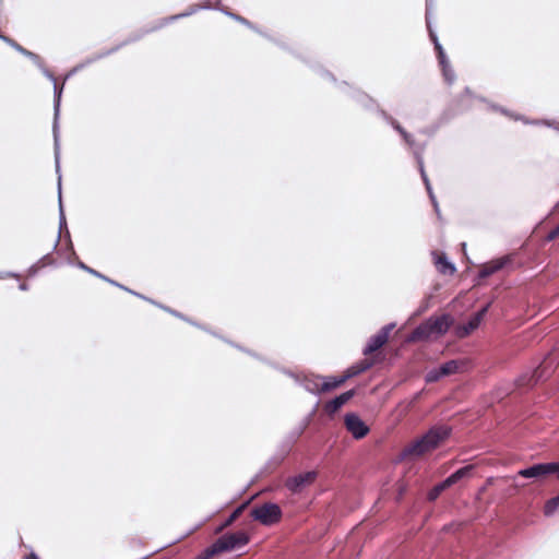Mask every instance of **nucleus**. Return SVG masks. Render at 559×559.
<instances>
[{
  "instance_id": "58",
  "label": "nucleus",
  "mask_w": 559,
  "mask_h": 559,
  "mask_svg": "<svg viewBox=\"0 0 559 559\" xmlns=\"http://www.w3.org/2000/svg\"><path fill=\"white\" fill-rule=\"evenodd\" d=\"M278 371H280V372H282V373H284V374H286L287 377H294V376H293V371H292L290 369L285 368V367H282V366H281V367L278 368Z\"/></svg>"
},
{
  "instance_id": "53",
  "label": "nucleus",
  "mask_w": 559,
  "mask_h": 559,
  "mask_svg": "<svg viewBox=\"0 0 559 559\" xmlns=\"http://www.w3.org/2000/svg\"><path fill=\"white\" fill-rule=\"evenodd\" d=\"M554 467L550 471V475H556V477L559 479V461L550 462Z\"/></svg>"
},
{
  "instance_id": "57",
  "label": "nucleus",
  "mask_w": 559,
  "mask_h": 559,
  "mask_svg": "<svg viewBox=\"0 0 559 559\" xmlns=\"http://www.w3.org/2000/svg\"><path fill=\"white\" fill-rule=\"evenodd\" d=\"M278 371H280V372H282V373H284V374H286L287 377H294V376H293V371H292L290 369L285 368V367H282V366H281V367L278 368Z\"/></svg>"
},
{
  "instance_id": "60",
  "label": "nucleus",
  "mask_w": 559,
  "mask_h": 559,
  "mask_svg": "<svg viewBox=\"0 0 559 559\" xmlns=\"http://www.w3.org/2000/svg\"><path fill=\"white\" fill-rule=\"evenodd\" d=\"M263 362L269 365V366H271L272 368H274L276 370H278V368L281 367L280 365H277V364H275V362H273L271 360H267L266 358H265V361H263Z\"/></svg>"
},
{
  "instance_id": "5",
  "label": "nucleus",
  "mask_w": 559,
  "mask_h": 559,
  "mask_svg": "<svg viewBox=\"0 0 559 559\" xmlns=\"http://www.w3.org/2000/svg\"><path fill=\"white\" fill-rule=\"evenodd\" d=\"M53 84V122H52V136H53V155H55V166L56 173L60 170V132H59V116H60V106H61V97L64 86V81L61 85L57 83V79L51 81Z\"/></svg>"
},
{
  "instance_id": "39",
  "label": "nucleus",
  "mask_w": 559,
  "mask_h": 559,
  "mask_svg": "<svg viewBox=\"0 0 559 559\" xmlns=\"http://www.w3.org/2000/svg\"><path fill=\"white\" fill-rule=\"evenodd\" d=\"M403 141L405 142V144L413 151V156L415 157V151L416 148L418 147H423V153L425 152V148H426V143L424 144H418L413 134H411L409 132H406L403 136H402Z\"/></svg>"
},
{
  "instance_id": "12",
  "label": "nucleus",
  "mask_w": 559,
  "mask_h": 559,
  "mask_svg": "<svg viewBox=\"0 0 559 559\" xmlns=\"http://www.w3.org/2000/svg\"><path fill=\"white\" fill-rule=\"evenodd\" d=\"M554 465L550 462L536 463L518 472V475L524 478H543L550 475Z\"/></svg>"
},
{
  "instance_id": "63",
  "label": "nucleus",
  "mask_w": 559,
  "mask_h": 559,
  "mask_svg": "<svg viewBox=\"0 0 559 559\" xmlns=\"http://www.w3.org/2000/svg\"><path fill=\"white\" fill-rule=\"evenodd\" d=\"M19 289L22 290V292H27L29 289V286L26 283H21L19 285Z\"/></svg>"
},
{
  "instance_id": "55",
  "label": "nucleus",
  "mask_w": 559,
  "mask_h": 559,
  "mask_svg": "<svg viewBox=\"0 0 559 559\" xmlns=\"http://www.w3.org/2000/svg\"><path fill=\"white\" fill-rule=\"evenodd\" d=\"M94 62H96V60H94V55H92V56L85 58L83 61H81L80 64H84V69H85L87 66H90Z\"/></svg>"
},
{
  "instance_id": "64",
  "label": "nucleus",
  "mask_w": 559,
  "mask_h": 559,
  "mask_svg": "<svg viewBox=\"0 0 559 559\" xmlns=\"http://www.w3.org/2000/svg\"><path fill=\"white\" fill-rule=\"evenodd\" d=\"M429 199H430V201H431L432 205H435V204H437V203H438V201H437L436 195H435V193H433V192H430V194H429Z\"/></svg>"
},
{
  "instance_id": "9",
  "label": "nucleus",
  "mask_w": 559,
  "mask_h": 559,
  "mask_svg": "<svg viewBox=\"0 0 559 559\" xmlns=\"http://www.w3.org/2000/svg\"><path fill=\"white\" fill-rule=\"evenodd\" d=\"M344 425L346 430L357 440L362 439L370 431L368 425L356 413H347L344 417Z\"/></svg>"
},
{
  "instance_id": "50",
  "label": "nucleus",
  "mask_w": 559,
  "mask_h": 559,
  "mask_svg": "<svg viewBox=\"0 0 559 559\" xmlns=\"http://www.w3.org/2000/svg\"><path fill=\"white\" fill-rule=\"evenodd\" d=\"M426 23H427V28H428V32H429V37H430L431 41L433 43V45H436V40H439L438 36L433 32V29L431 28V24H430L429 19L426 20Z\"/></svg>"
},
{
  "instance_id": "42",
  "label": "nucleus",
  "mask_w": 559,
  "mask_h": 559,
  "mask_svg": "<svg viewBox=\"0 0 559 559\" xmlns=\"http://www.w3.org/2000/svg\"><path fill=\"white\" fill-rule=\"evenodd\" d=\"M224 341L227 342L228 344H230L231 346L236 347L237 349H239V350L250 355L251 357H253V358H255V359H258L260 361H265V358L262 357L261 355H259L258 353H255V352H253L251 349L245 348V347H242V346H240L238 344H234L233 342H229L227 340H224Z\"/></svg>"
},
{
  "instance_id": "22",
  "label": "nucleus",
  "mask_w": 559,
  "mask_h": 559,
  "mask_svg": "<svg viewBox=\"0 0 559 559\" xmlns=\"http://www.w3.org/2000/svg\"><path fill=\"white\" fill-rule=\"evenodd\" d=\"M475 469L474 464H467L463 467H460L455 472H453L451 475H449L447 478L450 481L451 486L455 485L456 483L469 478L473 475V472Z\"/></svg>"
},
{
  "instance_id": "43",
  "label": "nucleus",
  "mask_w": 559,
  "mask_h": 559,
  "mask_svg": "<svg viewBox=\"0 0 559 559\" xmlns=\"http://www.w3.org/2000/svg\"><path fill=\"white\" fill-rule=\"evenodd\" d=\"M0 39L3 40L5 44H8L10 47H12L15 51H17L19 53L21 52V50L23 49V46H21L19 43H16L14 39H12L11 37H8L3 34L0 33Z\"/></svg>"
},
{
  "instance_id": "25",
  "label": "nucleus",
  "mask_w": 559,
  "mask_h": 559,
  "mask_svg": "<svg viewBox=\"0 0 559 559\" xmlns=\"http://www.w3.org/2000/svg\"><path fill=\"white\" fill-rule=\"evenodd\" d=\"M154 32H155V29H154L153 25L151 24L148 26L142 27L140 29H136V31L130 33L126 37V39H123L119 45H122V47H124L127 45L136 43L140 39H142L145 35L154 33Z\"/></svg>"
},
{
  "instance_id": "14",
  "label": "nucleus",
  "mask_w": 559,
  "mask_h": 559,
  "mask_svg": "<svg viewBox=\"0 0 559 559\" xmlns=\"http://www.w3.org/2000/svg\"><path fill=\"white\" fill-rule=\"evenodd\" d=\"M509 262H510V259L508 257H503V258L493 260L491 262H488V263L481 265L477 277L479 280H485V278L493 275L495 273L499 272L500 270H502Z\"/></svg>"
},
{
  "instance_id": "61",
  "label": "nucleus",
  "mask_w": 559,
  "mask_h": 559,
  "mask_svg": "<svg viewBox=\"0 0 559 559\" xmlns=\"http://www.w3.org/2000/svg\"><path fill=\"white\" fill-rule=\"evenodd\" d=\"M433 46H435V50L437 53L444 50L439 40H436V45H433Z\"/></svg>"
},
{
  "instance_id": "56",
  "label": "nucleus",
  "mask_w": 559,
  "mask_h": 559,
  "mask_svg": "<svg viewBox=\"0 0 559 559\" xmlns=\"http://www.w3.org/2000/svg\"><path fill=\"white\" fill-rule=\"evenodd\" d=\"M4 277H15V278H19L20 274L14 273V272H0V278H4Z\"/></svg>"
},
{
  "instance_id": "7",
  "label": "nucleus",
  "mask_w": 559,
  "mask_h": 559,
  "mask_svg": "<svg viewBox=\"0 0 559 559\" xmlns=\"http://www.w3.org/2000/svg\"><path fill=\"white\" fill-rule=\"evenodd\" d=\"M250 542V536L243 531L226 533L216 539L221 552L242 548Z\"/></svg>"
},
{
  "instance_id": "30",
  "label": "nucleus",
  "mask_w": 559,
  "mask_h": 559,
  "mask_svg": "<svg viewBox=\"0 0 559 559\" xmlns=\"http://www.w3.org/2000/svg\"><path fill=\"white\" fill-rule=\"evenodd\" d=\"M452 487L448 478H444L442 481L435 485L427 493V499L429 501H435L439 498V496L447 490L448 488Z\"/></svg>"
},
{
  "instance_id": "33",
  "label": "nucleus",
  "mask_w": 559,
  "mask_h": 559,
  "mask_svg": "<svg viewBox=\"0 0 559 559\" xmlns=\"http://www.w3.org/2000/svg\"><path fill=\"white\" fill-rule=\"evenodd\" d=\"M415 160L417 163V166H418V169H419L420 177H421L423 181L424 182L429 181V178H428V176L426 174L425 166H424L423 147L416 148V151H415Z\"/></svg>"
},
{
  "instance_id": "47",
  "label": "nucleus",
  "mask_w": 559,
  "mask_h": 559,
  "mask_svg": "<svg viewBox=\"0 0 559 559\" xmlns=\"http://www.w3.org/2000/svg\"><path fill=\"white\" fill-rule=\"evenodd\" d=\"M84 69V64L78 63L74 66L64 76V82L68 81L72 75Z\"/></svg>"
},
{
  "instance_id": "10",
  "label": "nucleus",
  "mask_w": 559,
  "mask_h": 559,
  "mask_svg": "<svg viewBox=\"0 0 559 559\" xmlns=\"http://www.w3.org/2000/svg\"><path fill=\"white\" fill-rule=\"evenodd\" d=\"M318 477V473L316 471H308L306 473H300L294 476L288 477L285 480V487L293 493L300 492L306 486L312 484Z\"/></svg>"
},
{
  "instance_id": "11",
  "label": "nucleus",
  "mask_w": 559,
  "mask_h": 559,
  "mask_svg": "<svg viewBox=\"0 0 559 559\" xmlns=\"http://www.w3.org/2000/svg\"><path fill=\"white\" fill-rule=\"evenodd\" d=\"M355 395H356V390L355 389H350V390H347V391H345V392L334 396L333 399H331L330 401H328L324 404V406H323L324 413L330 415V416L334 415L348 401H350Z\"/></svg>"
},
{
  "instance_id": "40",
  "label": "nucleus",
  "mask_w": 559,
  "mask_h": 559,
  "mask_svg": "<svg viewBox=\"0 0 559 559\" xmlns=\"http://www.w3.org/2000/svg\"><path fill=\"white\" fill-rule=\"evenodd\" d=\"M440 67H441V70H442V75H443L444 81L449 85H452L455 82L456 75H455V72L452 69L450 62L445 63V64H441Z\"/></svg>"
},
{
  "instance_id": "4",
  "label": "nucleus",
  "mask_w": 559,
  "mask_h": 559,
  "mask_svg": "<svg viewBox=\"0 0 559 559\" xmlns=\"http://www.w3.org/2000/svg\"><path fill=\"white\" fill-rule=\"evenodd\" d=\"M320 75L323 79L330 80L334 83L335 87L361 106L364 109L368 111H374L378 115V109H382L377 100L368 95L366 92L349 85L346 81H337L336 78L328 70H320Z\"/></svg>"
},
{
  "instance_id": "6",
  "label": "nucleus",
  "mask_w": 559,
  "mask_h": 559,
  "mask_svg": "<svg viewBox=\"0 0 559 559\" xmlns=\"http://www.w3.org/2000/svg\"><path fill=\"white\" fill-rule=\"evenodd\" d=\"M250 516L264 526H271L282 520L283 512L275 502H264L254 506L250 511Z\"/></svg>"
},
{
  "instance_id": "38",
  "label": "nucleus",
  "mask_w": 559,
  "mask_h": 559,
  "mask_svg": "<svg viewBox=\"0 0 559 559\" xmlns=\"http://www.w3.org/2000/svg\"><path fill=\"white\" fill-rule=\"evenodd\" d=\"M465 96H472V91L469 90V87H465L464 93L457 99L455 114H462L471 108V104L464 103Z\"/></svg>"
},
{
  "instance_id": "35",
  "label": "nucleus",
  "mask_w": 559,
  "mask_h": 559,
  "mask_svg": "<svg viewBox=\"0 0 559 559\" xmlns=\"http://www.w3.org/2000/svg\"><path fill=\"white\" fill-rule=\"evenodd\" d=\"M160 309H163L164 311L170 313L171 316L182 320V321H186L188 322L189 324L193 325V326H197V328H201V324L193 321L192 319L188 318L187 316H185L183 313L175 310V309H171L167 306H159Z\"/></svg>"
},
{
  "instance_id": "54",
  "label": "nucleus",
  "mask_w": 559,
  "mask_h": 559,
  "mask_svg": "<svg viewBox=\"0 0 559 559\" xmlns=\"http://www.w3.org/2000/svg\"><path fill=\"white\" fill-rule=\"evenodd\" d=\"M293 376L294 377H290V378L295 381L296 384L301 386L302 385V374H299V373H296L293 371Z\"/></svg>"
},
{
  "instance_id": "34",
  "label": "nucleus",
  "mask_w": 559,
  "mask_h": 559,
  "mask_svg": "<svg viewBox=\"0 0 559 559\" xmlns=\"http://www.w3.org/2000/svg\"><path fill=\"white\" fill-rule=\"evenodd\" d=\"M222 554L216 540L209 547H206L201 554H199L194 559H211L214 556Z\"/></svg>"
},
{
  "instance_id": "51",
  "label": "nucleus",
  "mask_w": 559,
  "mask_h": 559,
  "mask_svg": "<svg viewBox=\"0 0 559 559\" xmlns=\"http://www.w3.org/2000/svg\"><path fill=\"white\" fill-rule=\"evenodd\" d=\"M40 269H41V267H40V266H39V264L36 262V263H34L33 265H31V266L28 267V270H27V275H28L29 277H33V276H35V275L38 273V271H39Z\"/></svg>"
},
{
  "instance_id": "17",
  "label": "nucleus",
  "mask_w": 559,
  "mask_h": 559,
  "mask_svg": "<svg viewBox=\"0 0 559 559\" xmlns=\"http://www.w3.org/2000/svg\"><path fill=\"white\" fill-rule=\"evenodd\" d=\"M454 115L455 114H451L445 110L433 123L424 127L419 132L427 136H433L442 126L447 124L452 119Z\"/></svg>"
},
{
  "instance_id": "26",
  "label": "nucleus",
  "mask_w": 559,
  "mask_h": 559,
  "mask_svg": "<svg viewBox=\"0 0 559 559\" xmlns=\"http://www.w3.org/2000/svg\"><path fill=\"white\" fill-rule=\"evenodd\" d=\"M373 366L372 361L368 360H361L357 364L352 365L349 368H347L344 372V376L347 380L369 370Z\"/></svg>"
},
{
  "instance_id": "45",
  "label": "nucleus",
  "mask_w": 559,
  "mask_h": 559,
  "mask_svg": "<svg viewBox=\"0 0 559 559\" xmlns=\"http://www.w3.org/2000/svg\"><path fill=\"white\" fill-rule=\"evenodd\" d=\"M492 301L487 302L477 312L474 313L475 317H479V321L481 322L485 316L488 313Z\"/></svg>"
},
{
  "instance_id": "3",
  "label": "nucleus",
  "mask_w": 559,
  "mask_h": 559,
  "mask_svg": "<svg viewBox=\"0 0 559 559\" xmlns=\"http://www.w3.org/2000/svg\"><path fill=\"white\" fill-rule=\"evenodd\" d=\"M559 366V352L549 353L531 373H524L516 380L519 389H531L537 383L547 380Z\"/></svg>"
},
{
  "instance_id": "31",
  "label": "nucleus",
  "mask_w": 559,
  "mask_h": 559,
  "mask_svg": "<svg viewBox=\"0 0 559 559\" xmlns=\"http://www.w3.org/2000/svg\"><path fill=\"white\" fill-rule=\"evenodd\" d=\"M462 362L455 359L445 361L439 366L440 374L443 377L456 373L462 367Z\"/></svg>"
},
{
  "instance_id": "23",
  "label": "nucleus",
  "mask_w": 559,
  "mask_h": 559,
  "mask_svg": "<svg viewBox=\"0 0 559 559\" xmlns=\"http://www.w3.org/2000/svg\"><path fill=\"white\" fill-rule=\"evenodd\" d=\"M217 10H219L222 13H224L225 15L231 17L233 20L239 22L240 24L247 26L248 28L263 35L264 37H266L267 39L270 40H273L269 35L262 33L253 23H251L248 19L239 15V14H236L231 11H229L228 9L226 8H218Z\"/></svg>"
},
{
  "instance_id": "24",
  "label": "nucleus",
  "mask_w": 559,
  "mask_h": 559,
  "mask_svg": "<svg viewBox=\"0 0 559 559\" xmlns=\"http://www.w3.org/2000/svg\"><path fill=\"white\" fill-rule=\"evenodd\" d=\"M249 504V501H246L243 503H241L240 506H238L229 515L228 518L225 519V521L215 530V533H221L223 532L225 528L229 527L230 525H233V523L243 513V511L246 510V508L248 507Z\"/></svg>"
},
{
  "instance_id": "37",
  "label": "nucleus",
  "mask_w": 559,
  "mask_h": 559,
  "mask_svg": "<svg viewBox=\"0 0 559 559\" xmlns=\"http://www.w3.org/2000/svg\"><path fill=\"white\" fill-rule=\"evenodd\" d=\"M181 19H182V15L180 13H178V14H174V15H170L167 17H163V19L154 22L152 25H153L155 32H157L160 28L165 27L166 25H168L173 22H176L178 20H181Z\"/></svg>"
},
{
  "instance_id": "21",
  "label": "nucleus",
  "mask_w": 559,
  "mask_h": 559,
  "mask_svg": "<svg viewBox=\"0 0 559 559\" xmlns=\"http://www.w3.org/2000/svg\"><path fill=\"white\" fill-rule=\"evenodd\" d=\"M319 380H321V376L319 374H313V373H310V374H302V388L311 393V394H314V395H321V391H320V384H319Z\"/></svg>"
},
{
  "instance_id": "52",
  "label": "nucleus",
  "mask_w": 559,
  "mask_h": 559,
  "mask_svg": "<svg viewBox=\"0 0 559 559\" xmlns=\"http://www.w3.org/2000/svg\"><path fill=\"white\" fill-rule=\"evenodd\" d=\"M437 58H438V61H439V64H440V66H441V64H445V63H449V62H450V61H449V59H448V57H447V55H445V51H444V50H442V51L438 52V53H437Z\"/></svg>"
},
{
  "instance_id": "48",
  "label": "nucleus",
  "mask_w": 559,
  "mask_h": 559,
  "mask_svg": "<svg viewBox=\"0 0 559 559\" xmlns=\"http://www.w3.org/2000/svg\"><path fill=\"white\" fill-rule=\"evenodd\" d=\"M559 236V224L554 228L551 229L547 236H546V241H552L555 240L557 237Z\"/></svg>"
},
{
  "instance_id": "36",
  "label": "nucleus",
  "mask_w": 559,
  "mask_h": 559,
  "mask_svg": "<svg viewBox=\"0 0 559 559\" xmlns=\"http://www.w3.org/2000/svg\"><path fill=\"white\" fill-rule=\"evenodd\" d=\"M559 509V493L552 498H550L544 507V514L546 516H551Z\"/></svg>"
},
{
  "instance_id": "16",
  "label": "nucleus",
  "mask_w": 559,
  "mask_h": 559,
  "mask_svg": "<svg viewBox=\"0 0 559 559\" xmlns=\"http://www.w3.org/2000/svg\"><path fill=\"white\" fill-rule=\"evenodd\" d=\"M22 56L28 58L44 74L45 78H47L49 81H55L53 73L46 68L44 60L41 57L26 48L23 47V49L20 52Z\"/></svg>"
},
{
  "instance_id": "19",
  "label": "nucleus",
  "mask_w": 559,
  "mask_h": 559,
  "mask_svg": "<svg viewBox=\"0 0 559 559\" xmlns=\"http://www.w3.org/2000/svg\"><path fill=\"white\" fill-rule=\"evenodd\" d=\"M321 380H322V384L320 386L321 394L325 393V392H331V391L340 388L347 381L344 373L338 377H334V376L322 377L321 376Z\"/></svg>"
},
{
  "instance_id": "1",
  "label": "nucleus",
  "mask_w": 559,
  "mask_h": 559,
  "mask_svg": "<svg viewBox=\"0 0 559 559\" xmlns=\"http://www.w3.org/2000/svg\"><path fill=\"white\" fill-rule=\"evenodd\" d=\"M451 432L452 428L450 426H432L426 433L406 445L400 453V459H417L436 450L450 437Z\"/></svg>"
},
{
  "instance_id": "27",
  "label": "nucleus",
  "mask_w": 559,
  "mask_h": 559,
  "mask_svg": "<svg viewBox=\"0 0 559 559\" xmlns=\"http://www.w3.org/2000/svg\"><path fill=\"white\" fill-rule=\"evenodd\" d=\"M76 266H78L79 269H81V270H83V271H85V272H87V273H90V274L94 275L95 277L100 278V280H103V281H105V282L109 283V284H110V285H112V286H116V287H118V288H120V289H127V286H124V285H122V284H120V283L116 282L115 280H111V278L107 277L106 275H104V274L99 273L98 271H96V270H94V269H92V267L87 266V265H86L84 262H82V261H79V262L76 263Z\"/></svg>"
},
{
  "instance_id": "8",
  "label": "nucleus",
  "mask_w": 559,
  "mask_h": 559,
  "mask_svg": "<svg viewBox=\"0 0 559 559\" xmlns=\"http://www.w3.org/2000/svg\"><path fill=\"white\" fill-rule=\"evenodd\" d=\"M394 328H395L394 322L382 326L374 335H372L368 340L366 346L362 349V354L365 356H368V355L376 353L381 347H383L388 343L390 333Z\"/></svg>"
},
{
  "instance_id": "28",
  "label": "nucleus",
  "mask_w": 559,
  "mask_h": 559,
  "mask_svg": "<svg viewBox=\"0 0 559 559\" xmlns=\"http://www.w3.org/2000/svg\"><path fill=\"white\" fill-rule=\"evenodd\" d=\"M378 116L389 126H391L401 136H403L407 131L401 126V123L393 118L388 111L384 109H378Z\"/></svg>"
},
{
  "instance_id": "29",
  "label": "nucleus",
  "mask_w": 559,
  "mask_h": 559,
  "mask_svg": "<svg viewBox=\"0 0 559 559\" xmlns=\"http://www.w3.org/2000/svg\"><path fill=\"white\" fill-rule=\"evenodd\" d=\"M378 116L389 126H391L401 136H403L407 131L401 126V123L393 118L388 111L384 109H378Z\"/></svg>"
},
{
  "instance_id": "41",
  "label": "nucleus",
  "mask_w": 559,
  "mask_h": 559,
  "mask_svg": "<svg viewBox=\"0 0 559 559\" xmlns=\"http://www.w3.org/2000/svg\"><path fill=\"white\" fill-rule=\"evenodd\" d=\"M122 48V45H116L115 47L110 48V49H106V50H103V51H99V52H96L94 53V60L98 61V60H102L115 52H117L118 50H120Z\"/></svg>"
},
{
  "instance_id": "13",
  "label": "nucleus",
  "mask_w": 559,
  "mask_h": 559,
  "mask_svg": "<svg viewBox=\"0 0 559 559\" xmlns=\"http://www.w3.org/2000/svg\"><path fill=\"white\" fill-rule=\"evenodd\" d=\"M489 108L493 111H497V112H500L513 120H520V121H523L525 124H546L548 127H552L555 128L556 130L559 131V127H555L552 126V123H550L549 121L547 120H530L527 118H525L524 116L522 115H519V114H514L512 111H510L509 109L500 106V105H497V104H489Z\"/></svg>"
},
{
  "instance_id": "15",
  "label": "nucleus",
  "mask_w": 559,
  "mask_h": 559,
  "mask_svg": "<svg viewBox=\"0 0 559 559\" xmlns=\"http://www.w3.org/2000/svg\"><path fill=\"white\" fill-rule=\"evenodd\" d=\"M57 175H58V200H59V234L55 241V245L52 248L53 250L57 249L59 241H60V234L63 230H66L68 237H70V233L68 230L67 219H66V215H64V211H63V206H62V201H61V169L59 170V173H57Z\"/></svg>"
},
{
  "instance_id": "20",
  "label": "nucleus",
  "mask_w": 559,
  "mask_h": 559,
  "mask_svg": "<svg viewBox=\"0 0 559 559\" xmlns=\"http://www.w3.org/2000/svg\"><path fill=\"white\" fill-rule=\"evenodd\" d=\"M479 317H475L474 314L468 319V321L464 324H459L455 328V334L457 337L463 338L468 336L472 332H474L480 325Z\"/></svg>"
},
{
  "instance_id": "59",
  "label": "nucleus",
  "mask_w": 559,
  "mask_h": 559,
  "mask_svg": "<svg viewBox=\"0 0 559 559\" xmlns=\"http://www.w3.org/2000/svg\"><path fill=\"white\" fill-rule=\"evenodd\" d=\"M433 0H426V20L429 19V11L432 7Z\"/></svg>"
},
{
  "instance_id": "62",
  "label": "nucleus",
  "mask_w": 559,
  "mask_h": 559,
  "mask_svg": "<svg viewBox=\"0 0 559 559\" xmlns=\"http://www.w3.org/2000/svg\"><path fill=\"white\" fill-rule=\"evenodd\" d=\"M23 559H40L34 551L29 552Z\"/></svg>"
},
{
  "instance_id": "32",
  "label": "nucleus",
  "mask_w": 559,
  "mask_h": 559,
  "mask_svg": "<svg viewBox=\"0 0 559 559\" xmlns=\"http://www.w3.org/2000/svg\"><path fill=\"white\" fill-rule=\"evenodd\" d=\"M218 9L215 5H212L211 3H200V4H192L190 5L185 12H181L182 19L191 16L199 12L200 10H216Z\"/></svg>"
},
{
  "instance_id": "44",
  "label": "nucleus",
  "mask_w": 559,
  "mask_h": 559,
  "mask_svg": "<svg viewBox=\"0 0 559 559\" xmlns=\"http://www.w3.org/2000/svg\"><path fill=\"white\" fill-rule=\"evenodd\" d=\"M123 290L129 293V294H131V295H133V296H136L138 298H141V299H143L145 301H148V302L155 305L158 308H159V306H163L162 304H158L157 301H155V300H153V299H151V298H148V297L138 293V292H134V290L130 289L129 287H127V289H123Z\"/></svg>"
},
{
  "instance_id": "18",
  "label": "nucleus",
  "mask_w": 559,
  "mask_h": 559,
  "mask_svg": "<svg viewBox=\"0 0 559 559\" xmlns=\"http://www.w3.org/2000/svg\"><path fill=\"white\" fill-rule=\"evenodd\" d=\"M433 255H435V264H436L439 273H441L443 275H453L456 272L455 264L452 263L448 259L445 253L436 254L433 252Z\"/></svg>"
},
{
  "instance_id": "46",
  "label": "nucleus",
  "mask_w": 559,
  "mask_h": 559,
  "mask_svg": "<svg viewBox=\"0 0 559 559\" xmlns=\"http://www.w3.org/2000/svg\"><path fill=\"white\" fill-rule=\"evenodd\" d=\"M37 263L39 264L40 267H45L46 265H50L53 263V260L50 258V253H47L45 255H43L38 261Z\"/></svg>"
},
{
  "instance_id": "49",
  "label": "nucleus",
  "mask_w": 559,
  "mask_h": 559,
  "mask_svg": "<svg viewBox=\"0 0 559 559\" xmlns=\"http://www.w3.org/2000/svg\"><path fill=\"white\" fill-rule=\"evenodd\" d=\"M441 377H443L442 374H440V370L439 368L433 370V371H430L428 374H427V381H437L439 380Z\"/></svg>"
},
{
  "instance_id": "2",
  "label": "nucleus",
  "mask_w": 559,
  "mask_h": 559,
  "mask_svg": "<svg viewBox=\"0 0 559 559\" xmlns=\"http://www.w3.org/2000/svg\"><path fill=\"white\" fill-rule=\"evenodd\" d=\"M453 324V319L449 313H443L439 317H429L419 325H417L408 335V342H423L428 341L432 336L444 335Z\"/></svg>"
}]
</instances>
